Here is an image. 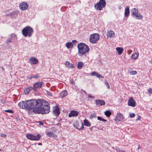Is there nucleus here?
<instances>
[{"label": "nucleus", "instance_id": "1", "mask_svg": "<svg viewBox=\"0 0 152 152\" xmlns=\"http://www.w3.org/2000/svg\"><path fill=\"white\" fill-rule=\"evenodd\" d=\"M26 110L29 113H36L35 110H37L38 107L40 105V99H30L26 100Z\"/></svg>", "mask_w": 152, "mask_h": 152}, {"label": "nucleus", "instance_id": "2", "mask_svg": "<svg viewBox=\"0 0 152 152\" xmlns=\"http://www.w3.org/2000/svg\"><path fill=\"white\" fill-rule=\"evenodd\" d=\"M40 105L38 107L37 110H35L36 113H41L42 114H47L50 111V107L47 103L45 104H43L42 99L40 100Z\"/></svg>", "mask_w": 152, "mask_h": 152}, {"label": "nucleus", "instance_id": "3", "mask_svg": "<svg viewBox=\"0 0 152 152\" xmlns=\"http://www.w3.org/2000/svg\"><path fill=\"white\" fill-rule=\"evenodd\" d=\"M77 48L78 50V55L80 56L85 55L86 53L89 51V48L88 46L83 43H81L78 44Z\"/></svg>", "mask_w": 152, "mask_h": 152}, {"label": "nucleus", "instance_id": "4", "mask_svg": "<svg viewBox=\"0 0 152 152\" xmlns=\"http://www.w3.org/2000/svg\"><path fill=\"white\" fill-rule=\"evenodd\" d=\"M33 32V30L31 27L27 26L24 28L22 30L23 35L25 37H31Z\"/></svg>", "mask_w": 152, "mask_h": 152}, {"label": "nucleus", "instance_id": "5", "mask_svg": "<svg viewBox=\"0 0 152 152\" xmlns=\"http://www.w3.org/2000/svg\"><path fill=\"white\" fill-rule=\"evenodd\" d=\"M131 11V15L133 18L140 20L142 18V16L138 12V10L137 9L134 8Z\"/></svg>", "mask_w": 152, "mask_h": 152}, {"label": "nucleus", "instance_id": "6", "mask_svg": "<svg viewBox=\"0 0 152 152\" xmlns=\"http://www.w3.org/2000/svg\"><path fill=\"white\" fill-rule=\"evenodd\" d=\"M106 5L105 0H100L99 2L97 3L94 5V7L96 10H101L103 8H104Z\"/></svg>", "mask_w": 152, "mask_h": 152}, {"label": "nucleus", "instance_id": "7", "mask_svg": "<svg viewBox=\"0 0 152 152\" xmlns=\"http://www.w3.org/2000/svg\"><path fill=\"white\" fill-rule=\"evenodd\" d=\"M99 38V34L98 33H94L90 35L89 37V41L92 43L96 42Z\"/></svg>", "mask_w": 152, "mask_h": 152}, {"label": "nucleus", "instance_id": "8", "mask_svg": "<svg viewBox=\"0 0 152 152\" xmlns=\"http://www.w3.org/2000/svg\"><path fill=\"white\" fill-rule=\"evenodd\" d=\"M41 136V135L39 134L35 136L31 134H28L26 135V137L29 140L35 141L39 140Z\"/></svg>", "mask_w": 152, "mask_h": 152}, {"label": "nucleus", "instance_id": "9", "mask_svg": "<svg viewBox=\"0 0 152 152\" xmlns=\"http://www.w3.org/2000/svg\"><path fill=\"white\" fill-rule=\"evenodd\" d=\"M17 39V35L14 34L12 33L10 34L8 38L7 39L6 42L7 43L12 42L14 40Z\"/></svg>", "mask_w": 152, "mask_h": 152}, {"label": "nucleus", "instance_id": "10", "mask_svg": "<svg viewBox=\"0 0 152 152\" xmlns=\"http://www.w3.org/2000/svg\"><path fill=\"white\" fill-rule=\"evenodd\" d=\"M28 63L31 65H35L37 64L39 62L38 59L35 57L30 58L28 60Z\"/></svg>", "mask_w": 152, "mask_h": 152}, {"label": "nucleus", "instance_id": "11", "mask_svg": "<svg viewBox=\"0 0 152 152\" xmlns=\"http://www.w3.org/2000/svg\"><path fill=\"white\" fill-rule=\"evenodd\" d=\"M20 9L22 11H24L26 10L28 7V4L25 2L21 3L19 5Z\"/></svg>", "mask_w": 152, "mask_h": 152}, {"label": "nucleus", "instance_id": "12", "mask_svg": "<svg viewBox=\"0 0 152 152\" xmlns=\"http://www.w3.org/2000/svg\"><path fill=\"white\" fill-rule=\"evenodd\" d=\"M128 105L132 107H135L136 106V102L132 97H130L128 100Z\"/></svg>", "mask_w": 152, "mask_h": 152}, {"label": "nucleus", "instance_id": "13", "mask_svg": "<svg viewBox=\"0 0 152 152\" xmlns=\"http://www.w3.org/2000/svg\"><path fill=\"white\" fill-rule=\"evenodd\" d=\"M124 119L123 114L120 113H118L115 119V120L117 122L121 121Z\"/></svg>", "mask_w": 152, "mask_h": 152}, {"label": "nucleus", "instance_id": "14", "mask_svg": "<svg viewBox=\"0 0 152 152\" xmlns=\"http://www.w3.org/2000/svg\"><path fill=\"white\" fill-rule=\"evenodd\" d=\"M42 86H44L43 82H37L33 85L34 90H35L36 88H41Z\"/></svg>", "mask_w": 152, "mask_h": 152}, {"label": "nucleus", "instance_id": "15", "mask_svg": "<svg viewBox=\"0 0 152 152\" xmlns=\"http://www.w3.org/2000/svg\"><path fill=\"white\" fill-rule=\"evenodd\" d=\"M60 113L59 108L57 106H55L53 108V114L56 117L59 115Z\"/></svg>", "mask_w": 152, "mask_h": 152}, {"label": "nucleus", "instance_id": "16", "mask_svg": "<svg viewBox=\"0 0 152 152\" xmlns=\"http://www.w3.org/2000/svg\"><path fill=\"white\" fill-rule=\"evenodd\" d=\"M79 114V113L77 111L72 110L69 113V117H76Z\"/></svg>", "mask_w": 152, "mask_h": 152}, {"label": "nucleus", "instance_id": "17", "mask_svg": "<svg viewBox=\"0 0 152 152\" xmlns=\"http://www.w3.org/2000/svg\"><path fill=\"white\" fill-rule=\"evenodd\" d=\"M18 106L20 108L26 109V102L22 101L18 104Z\"/></svg>", "mask_w": 152, "mask_h": 152}, {"label": "nucleus", "instance_id": "18", "mask_svg": "<svg viewBox=\"0 0 152 152\" xmlns=\"http://www.w3.org/2000/svg\"><path fill=\"white\" fill-rule=\"evenodd\" d=\"M95 104L96 105L100 106L104 105L105 104V102L102 100H95Z\"/></svg>", "mask_w": 152, "mask_h": 152}, {"label": "nucleus", "instance_id": "19", "mask_svg": "<svg viewBox=\"0 0 152 152\" xmlns=\"http://www.w3.org/2000/svg\"><path fill=\"white\" fill-rule=\"evenodd\" d=\"M107 35L109 37H114L115 36L114 32L112 31H108L107 32Z\"/></svg>", "mask_w": 152, "mask_h": 152}, {"label": "nucleus", "instance_id": "20", "mask_svg": "<svg viewBox=\"0 0 152 152\" xmlns=\"http://www.w3.org/2000/svg\"><path fill=\"white\" fill-rule=\"evenodd\" d=\"M130 14L129 8V7H126L125 9V11L124 13L125 16L128 18Z\"/></svg>", "mask_w": 152, "mask_h": 152}, {"label": "nucleus", "instance_id": "21", "mask_svg": "<svg viewBox=\"0 0 152 152\" xmlns=\"http://www.w3.org/2000/svg\"><path fill=\"white\" fill-rule=\"evenodd\" d=\"M91 75L93 76H95L97 78H104V77L100 75L99 74L96 72H93L91 73Z\"/></svg>", "mask_w": 152, "mask_h": 152}, {"label": "nucleus", "instance_id": "22", "mask_svg": "<svg viewBox=\"0 0 152 152\" xmlns=\"http://www.w3.org/2000/svg\"><path fill=\"white\" fill-rule=\"evenodd\" d=\"M139 56V54L137 53H134L132 55L131 58L133 60L136 59Z\"/></svg>", "mask_w": 152, "mask_h": 152}, {"label": "nucleus", "instance_id": "23", "mask_svg": "<svg viewBox=\"0 0 152 152\" xmlns=\"http://www.w3.org/2000/svg\"><path fill=\"white\" fill-rule=\"evenodd\" d=\"M116 49L119 55L122 54L124 51L123 48L121 47H117L116 48Z\"/></svg>", "mask_w": 152, "mask_h": 152}, {"label": "nucleus", "instance_id": "24", "mask_svg": "<svg viewBox=\"0 0 152 152\" xmlns=\"http://www.w3.org/2000/svg\"><path fill=\"white\" fill-rule=\"evenodd\" d=\"M66 67L69 68H73L74 67V65L72 64H70L69 61H66L65 63Z\"/></svg>", "mask_w": 152, "mask_h": 152}, {"label": "nucleus", "instance_id": "25", "mask_svg": "<svg viewBox=\"0 0 152 152\" xmlns=\"http://www.w3.org/2000/svg\"><path fill=\"white\" fill-rule=\"evenodd\" d=\"M67 95V92L66 90L62 91L60 94V96L62 98L64 97Z\"/></svg>", "mask_w": 152, "mask_h": 152}, {"label": "nucleus", "instance_id": "26", "mask_svg": "<svg viewBox=\"0 0 152 152\" xmlns=\"http://www.w3.org/2000/svg\"><path fill=\"white\" fill-rule=\"evenodd\" d=\"M84 125L86 126L89 127L91 126V124L88 120L85 119L83 121Z\"/></svg>", "mask_w": 152, "mask_h": 152}, {"label": "nucleus", "instance_id": "27", "mask_svg": "<svg viewBox=\"0 0 152 152\" xmlns=\"http://www.w3.org/2000/svg\"><path fill=\"white\" fill-rule=\"evenodd\" d=\"M66 46L68 49L72 48L73 47V44L72 42H67L66 44Z\"/></svg>", "mask_w": 152, "mask_h": 152}, {"label": "nucleus", "instance_id": "28", "mask_svg": "<svg viewBox=\"0 0 152 152\" xmlns=\"http://www.w3.org/2000/svg\"><path fill=\"white\" fill-rule=\"evenodd\" d=\"M79 125L77 126L76 128L78 129H82L83 128V123H80L78 124Z\"/></svg>", "mask_w": 152, "mask_h": 152}, {"label": "nucleus", "instance_id": "29", "mask_svg": "<svg viewBox=\"0 0 152 152\" xmlns=\"http://www.w3.org/2000/svg\"><path fill=\"white\" fill-rule=\"evenodd\" d=\"M39 77V76L37 74H35L30 76L28 77V78L31 79L32 78H38Z\"/></svg>", "mask_w": 152, "mask_h": 152}, {"label": "nucleus", "instance_id": "30", "mask_svg": "<svg viewBox=\"0 0 152 152\" xmlns=\"http://www.w3.org/2000/svg\"><path fill=\"white\" fill-rule=\"evenodd\" d=\"M83 64L82 62H79L77 65V68L78 69H81L83 66Z\"/></svg>", "mask_w": 152, "mask_h": 152}, {"label": "nucleus", "instance_id": "31", "mask_svg": "<svg viewBox=\"0 0 152 152\" xmlns=\"http://www.w3.org/2000/svg\"><path fill=\"white\" fill-rule=\"evenodd\" d=\"M47 134L49 137L53 136L54 134L53 132L51 131H48L47 132Z\"/></svg>", "mask_w": 152, "mask_h": 152}, {"label": "nucleus", "instance_id": "32", "mask_svg": "<svg viewBox=\"0 0 152 152\" xmlns=\"http://www.w3.org/2000/svg\"><path fill=\"white\" fill-rule=\"evenodd\" d=\"M111 113L109 111H106L105 112V115L107 117H109L111 115Z\"/></svg>", "mask_w": 152, "mask_h": 152}, {"label": "nucleus", "instance_id": "33", "mask_svg": "<svg viewBox=\"0 0 152 152\" xmlns=\"http://www.w3.org/2000/svg\"><path fill=\"white\" fill-rule=\"evenodd\" d=\"M24 91L26 94H28L30 92L29 90L27 88H26Z\"/></svg>", "mask_w": 152, "mask_h": 152}, {"label": "nucleus", "instance_id": "34", "mask_svg": "<svg viewBox=\"0 0 152 152\" xmlns=\"http://www.w3.org/2000/svg\"><path fill=\"white\" fill-rule=\"evenodd\" d=\"M97 119L98 120L102 121H106V120L105 119L103 118L102 117H101L98 116L97 117Z\"/></svg>", "mask_w": 152, "mask_h": 152}, {"label": "nucleus", "instance_id": "35", "mask_svg": "<svg viewBox=\"0 0 152 152\" xmlns=\"http://www.w3.org/2000/svg\"><path fill=\"white\" fill-rule=\"evenodd\" d=\"M96 115L95 113H94L91 114V115L90 116V118H96Z\"/></svg>", "mask_w": 152, "mask_h": 152}, {"label": "nucleus", "instance_id": "36", "mask_svg": "<svg viewBox=\"0 0 152 152\" xmlns=\"http://www.w3.org/2000/svg\"><path fill=\"white\" fill-rule=\"evenodd\" d=\"M104 84L106 86H107V88H110V86L109 85V83L107 82V81L106 80H105V81H104Z\"/></svg>", "mask_w": 152, "mask_h": 152}, {"label": "nucleus", "instance_id": "37", "mask_svg": "<svg viewBox=\"0 0 152 152\" xmlns=\"http://www.w3.org/2000/svg\"><path fill=\"white\" fill-rule=\"evenodd\" d=\"M137 73V72L136 71H132L130 72V74L131 75H135Z\"/></svg>", "mask_w": 152, "mask_h": 152}, {"label": "nucleus", "instance_id": "38", "mask_svg": "<svg viewBox=\"0 0 152 152\" xmlns=\"http://www.w3.org/2000/svg\"><path fill=\"white\" fill-rule=\"evenodd\" d=\"M5 111L6 112L8 113H13V112L11 110H5Z\"/></svg>", "mask_w": 152, "mask_h": 152}, {"label": "nucleus", "instance_id": "39", "mask_svg": "<svg viewBox=\"0 0 152 152\" xmlns=\"http://www.w3.org/2000/svg\"><path fill=\"white\" fill-rule=\"evenodd\" d=\"M135 116V114L134 113H130V116L131 118H134Z\"/></svg>", "mask_w": 152, "mask_h": 152}, {"label": "nucleus", "instance_id": "40", "mask_svg": "<svg viewBox=\"0 0 152 152\" xmlns=\"http://www.w3.org/2000/svg\"><path fill=\"white\" fill-rule=\"evenodd\" d=\"M70 82L71 83L72 85H74L75 84V82L74 80H70Z\"/></svg>", "mask_w": 152, "mask_h": 152}, {"label": "nucleus", "instance_id": "41", "mask_svg": "<svg viewBox=\"0 0 152 152\" xmlns=\"http://www.w3.org/2000/svg\"><path fill=\"white\" fill-rule=\"evenodd\" d=\"M149 93L152 94V89L150 88L148 90Z\"/></svg>", "mask_w": 152, "mask_h": 152}, {"label": "nucleus", "instance_id": "42", "mask_svg": "<svg viewBox=\"0 0 152 152\" xmlns=\"http://www.w3.org/2000/svg\"><path fill=\"white\" fill-rule=\"evenodd\" d=\"M1 137H5L6 136V135L4 134H1Z\"/></svg>", "mask_w": 152, "mask_h": 152}, {"label": "nucleus", "instance_id": "43", "mask_svg": "<svg viewBox=\"0 0 152 152\" xmlns=\"http://www.w3.org/2000/svg\"><path fill=\"white\" fill-rule=\"evenodd\" d=\"M28 88L29 90V91H30L31 90L33 89L34 90V88H33L32 87H29L27 88Z\"/></svg>", "mask_w": 152, "mask_h": 152}, {"label": "nucleus", "instance_id": "44", "mask_svg": "<svg viewBox=\"0 0 152 152\" xmlns=\"http://www.w3.org/2000/svg\"><path fill=\"white\" fill-rule=\"evenodd\" d=\"M117 151L119 152H124V151H123L121 149H118L117 150Z\"/></svg>", "mask_w": 152, "mask_h": 152}, {"label": "nucleus", "instance_id": "45", "mask_svg": "<svg viewBox=\"0 0 152 152\" xmlns=\"http://www.w3.org/2000/svg\"><path fill=\"white\" fill-rule=\"evenodd\" d=\"M47 94L49 96H51L52 95V94L50 92L48 91L47 92Z\"/></svg>", "mask_w": 152, "mask_h": 152}, {"label": "nucleus", "instance_id": "46", "mask_svg": "<svg viewBox=\"0 0 152 152\" xmlns=\"http://www.w3.org/2000/svg\"><path fill=\"white\" fill-rule=\"evenodd\" d=\"M88 96L89 98H94V97L93 96H91V95H88Z\"/></svg>", "mask_w": 152, "mask_h": 152}, {"label": "nucleus", "instance_id": "47", "mask_svg": "<svg viewBox=\"0 0 152 152\" xmlns=\"http://www.w3.org/2000/svg\"><path fill=\"white\" fill-rule=\"evenodd\" d=\"M38 123H39V125H42L43 124V122H41V121H39L38 122Z\"/></svg>", "mask_w": 152, "mask_h": 152}, {"label": "nucleus", "instance_id": "48", "mask_svg": "<svg viewBox=\"0 0 152 152\" xmlns=\"http://www.w3.org/2000/svg\"><path fill=\"white\" fill-rule=\"evenodd\" d=\"M122 8V7H121V6H120L118 7V9L119 10H121Z\"/></svg>", "mask_w": 152, "mask_h": 152}, {"label": "nucleus", "instance_id": "49", "mask_svg": "<svg viewBox=\"0 0 152 152\" xmlns=\"http://www.w3.org/2000/svg\"><path fill=\"white\" fill-rule=\"evenodd\" d=\"M140 119V116H139V118L137 119V120H139Z\"/></svg>", "mask_w": 152, "mask_h": 152}, {"label": "nucleus", "instance_id": "50", "mask_svg": "<svg viewBox=\"0 0 152 152\" xmlns=\"http://www.w3.org/2000/svg\"><path fill=\"white\" fill-rule=\"evenodd\" d=\"M38 145H42V143H38Z\"/></svg>", "mask_w": 152, "mask_h": 152}, {"label": "nucleus", "instance_id": "51", "mask_svg": "<svg viewBox=\"0 0 152 152\" xmlns=\"http://www.w3.org/2000/svg\"><path fill=\"white\" fill-rule=\"evenodd\" d=\"M1 68L2 69V70H3V71H4V68L3 67H1Z\"/></svg>", "mask_w": 152, "mask_h": 152}, {"label": "nucleus", "instance_id": "52", "mask_svg": "<svg viewBox=\"0 0 152 152\" xmlns=\"http://www.w3.org/2000/svg\"><path fill=\"white\" fill-rule=\"evenodd\" d=\"M150 62L151 64H152V58L151 59V60L150 61Z\"/></svg>", "mask_w": 152, "mask_h": 152}, {"label": "nucleus", "instance_id": "53", "mask_svg": "<svg viewBox=\"0 0 152 152\" xmlns=\"http://www.w3.org/2000/svg\"><path fill=\"white\" fill-rule=\"evenodd\" d=\"M15 12V13H18V11H16Z\"/></svg>", "mask_w": 152, "mask_h": 152}, {"label": "nucleus", "instance_id": "54", "mask_svg": "<svg viewBox=\"0 0 152 152\" xmlns=\"http://www.w3.org/2000/svg\"><path fill=\"white\" fill-rule=\"evenodd\" d=\"M136 50H137V49L136 48H135V49H134V51H136Z\"/></svg>", "mask_w": 152, "mask_h": 152}, {"label": "nucleus", "instance_id": "55", "mask_svg": "<svg viewBox=\"0 0 152 152\" xmlns=\"http://www.w3.org/2000/svg\"><path fill=\"white\" fill-rule=\"evenodd\" d=\"M74 41H76V40H73L72 41V42H74Z\"/></svg>", "mask_w": 152, "mask_h": 152}, {"label": "nucleus", "instance_id": "56", "mask_svg": "<svg viewBox=\"0 0 152 152\" xmlns=\"http://www.w3.org/2000/svg\"><path fill=\"white\" fill-rule=\"evenodd\" d=\"M129 53H128V54H130Z\"/></svg>", "mask_w": 152, "mask_h": 152}, {"label": "nucleus", "instance_id": "57", "mask_svg": "<svg viewBox=\"0 0 152 152\" xmlns=\"http://www.w3.org/2000/svg\"><path fill=\"white\" fill-rule=\"evenodd\" d=\"M129 53H128V54H130Z\"/></svg>", "mask_w": 152, "mask_h": 152}, {"label": "nucleus", "instance_id": "58", "mask_svg": "<svg viewBox=\"0 0 152 152\" xmlns=\"http://www.w3.org/2000/svg\"><path fill=\"white\" fill-rule=\"evenodd\" d=\"M139 148V147H138V149Z\"/></svg>", "mask_w": 152, "mask_h": 152}, {"label": "nucleus", "instance_id": "59", "mask_svg": "<svg viewBox=\"0 0 152 152\" xmlns=\"http://www.w3.org/2000/svg\"><path fill=\"white\" fill-rule=\"evenodd\" d=\"M1 151V149H0V151Z\"/></svg>", "mask_w": 152, "mask_h": 152}, {"label": "nucleus", "instance_id": "60", "mask_svg": "<svg viewBox=\"0 0 152 152\" xmlns=\"http://www.w3.org/2000/svg\"><path fill=\"white\" fill-rule=\"evenodd\" d=\"M151 110H152V108H151Z\"/></svg>", "mask_w": 152, "mask_h": 152}]
</instances>
